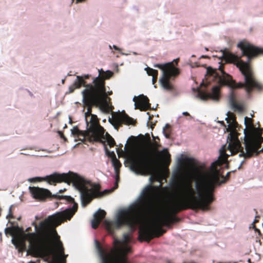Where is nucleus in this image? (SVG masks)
Returning <instances> with one entry per match:
<instances>
[{
    "label": "nucleus",
    "mask_w": 263,
    "mask_h": 263,
    "mask_svg": "<svg viewBox=\"0 0 263 263\" xmlns=\"http://www.w3.org/2000/svg\"><path fill=\"white\" fill-rule=\"evenodd\" d=\"M229 155L223 146L220 150L218 160L212 163L211 171L202 173L196 182V191L190 180H184L177 187V197L172 200L168 210L161 214V209L156 199L159 195V187L148 185L143 190L139 203L125 210V226L133 227L140 215H145L152 218V224L142 228L139 231V239L149 242L155 237H159L165 233L161 226L170 227L180 219L176 216L178 212L186 209L203 211L210 210V204L214 201L213 192L217 185L225 183L230 177L231 172L226 177L221 175L217 166H221L228 161Z\"/></svg>",
    "instance_id": "f257e3e1"
},
{
    "label": "nucleus",
    "mask_w": 263,
    "mask_h": 263,
    "mask_svg": "<svg viewBox=\"0 0 263 263\" xmlns=\"http://www.w3.org/2000/svg\"><path fill=\"white\" fill-rule=\"evenodd\" d=\"M259 216H256L255 219L254 220V223H256L258 222V219L257 218H259Z\"/></svg>",
    "instance_id": "e433bc0d"
},
{
    "label": "nucleus",
    "mask_w": 263,
    "mask_h": 263,
    "mask_svg": "<svg viewBox=\"0 0 263 263\" xmlns=\"http://www.w3.org/2000/svg\"><path fill=\"white\" fill-rule=\"evenodd\" d=\"M221 123H222V124H223V125H224V122H223V121H222V122H221Z\"/></svg>",
    "instance_id": "c03bdc74"
},
{
    "label": "nucleus",
    "mask_w": 263,
    "mask_h": 263,
    "mask_svg": "<svg viewBox=\"0 0 263 263\" xmlns=\"http://www.w3.org/2000/svg\"><path fill=\"white\" fill-rule=\"evenodd\" d=\"M131 241V236L128 233H125L123 235V239L122 240V242L124 244H127L129 242H130Z\"/></svg>",
    "instance_id": "bb28decb"
},
{
    "label": "nucleus",
    "mask_w": 263,
    "mask_h": 263,
    "mask_svg": "<svg viewBox=\"0 0 263 263\" xmlns=\"http://www.w3.org/2000/svg\"><path fill=\"white\" fill-rule=\"evenodd\" d=\"M96 243L98 251L102 258V263H130L125 255L115 257L110 253H107L98 241L96 240Z\"/></svg>",
    "instance_id": "9b49d317"
},
{
    "label": "nucleus",
    "mask_w": 263,
    "mask_h": 263,
    "mask_svg": "<svg viewBox=\"0 0 263 263\" xmlns=\"http://www.w3.org/2000/svg\"><path fill=\"white\" fill-rule=\"evenodd\" d=\"M179 59L175 60L174 61L175 62L176 64H177Z\"/></svg>",
    "instance_id": "58836bf2"
},
{
    "label": "nucleus",
    "mask_w": 263,
    "mask_h": 263,
    "mask_svg": "<svg viewBox=\"0 0 263 263\" xmlns=\"http://www.w3.org/2000/svg\"><path fill=\"white\" fill-rule=\"evenodd\" d=\"M105 130L102 127L99 122L96 115H92L90 116L89 126L87 128V135L91 137L93 141H101L102 139H104Z\"/></svg>",
    "instance_id": "9d476101"
},
{
    "label": "nucleus",
    "mask_w": 263,
    "mask_h": 263,
    "mask_svg": "<svg viewBox=\"0 0 263 263\" xmlns=\"http://www.w3.org/2000/svg\"><path fill=\"white\" fill-rule=\"evenodd\" d=\"M66 190V189H63V190H59V193H63L64 192H65Z\"/></svg>",
    "instance_id": "72a5a7b5"
},
{
    "label": "nucleus",
    "mask_w": 263,
    "mask_h": 263,
    "mask_svg": "<svg viewBox=\"0 0 263 263\" xmlns=\"http://www.w3.org/2000/svg\"><path fill=\"white\" fill-rule=\"evenodd\" d=\"M181 163H182L190 167H194L195 165V162L194 159L190 157H185V158L180 160Z\"/></svg>",
    "instance_id": "6ab92c4d"
},
{
    "label": "nucleus",
    "mask_w": 263,
    "mask_h": 263,
    "mask_svg": "<svg viewBox=\"0 0 263 263\" xmlns=\"http://www.w3.org/2000/svg\"><path fill=\"white\" fill-rule=\"evenodd\" d=\"M118 180H119V176L117 175L116 176V180L115 186L114 187V189H117L118 187Z\"/></svg>",
    "instance_id": "2f4dec72"
},
{
    "label": "nucleus",
    "mask_w": 263,
    "mask_h": 263,
    "mask_svg": "<svg viewBox=\"0 0 263 263\" xmlns=\"http://www.w3.org/2000/svg\"><path fill=\"white\" fill-rule=\"evenodd\" d=\"M156 139H158V140H159V138L157 137L156 138Z\"/></svg>",
    "instance_id": "a18cd8bd"
},
{
    "label": "nucleus",
    "mask_w": 263,
    "mask_h": 263,
    "mask_svg": "<svg viewBox=\"0 0 263 263\" xmlns=\"http://www.w3.org/2000/svg\"><path fill=\"white\" fill-rule=\"evenodd\" d=\"M171 125L168 124H166L164 127L163 129V133L165 136V137L168 139L170 138L171 129Z\"/></svg>",
    "instance_id": "412c9836"
},
{
    "label": "nucleus",
    "mask_w": 263,
    "mask_h": 263,
    "mask_svg": "<svg viewBox=\"0 0 263 263\" xmlns=\"http://www.w3.org/2000/svg\"><path fill=\"white\" fill-rule=\"evenodd\" d=\"M91 75L89 74H83L82 76H77V79L74 81L72 85H70L69 87V92L72 93L76 89L81 88L82 86L84 87V89L82 91V95H84V92L86 90H89L90 93H92L94 90L89 88V85L92 86V88H94L95 83H93V78H92V81L91 83H87L86 80L89 79L91 77Z\"/></svg>",
    "instance_id": "f8f14e48"
},
{
    "label": "nucleus",
    "mask_w": 263,
    "mask_h": 263,
    "mask_svg": "<svg viewBox=\"0 0 263 263\" xmlns=\"http://www.w3.org/2000/svg\"><path fill=\"white\" fill-rule=\"evenodd\" d=\"M160 155L164 158L170 159V155L166 149H164L160 152Z\"/></svg>",
    "instance_id": "cd10ccee"
},
{
    "label": "nucleus",
    "mask_w": 263,
    "mask_h": 263,
    "mask_svg": "<svg viewBox=\"0 0 263 263\" xmlns=\"http://www.w3.org/2000/svg\"><path fill=\"white\" fill-rule=\"evenodd\" d=\"M155 67L159 68L163 71V76L160 79L162 86L167 90H173L174 87L170 81L174 80L179 74V69L175 67L173 62L165 64H156Z\"/></svg>",
    "instance_id": "0eeeda50"
},
{
    "label": "nucleus",
    "mask_w": 263,
    "mask_h": 263,
    "mask_svg": "<svg viewBox=\"0 0 263 263\" xmlns=\"http://www.w3.org/2000/svg\"><path fill=\"white\" fill-rule=\"evenodd\" d=\"M106 216V212L101 209H99L93 215V219L91 221V227L96 229L99 227L101 221Z\"/></svg>",
    "instance_id": "2eb2a0df"
},
{
    "label": "nucleus",
    "mask_w": 263,
    "mask_h": 263,
    "mask_svg": "<svg viewBox=\"0 0 263 263\" xmlns=\"http://www.w3.org/2000/svg\"><path fill=\"white\" fill-rule=\"evenodd\" d=\"M34 179L39 181L44 180L49 184L54 185L58 183L63 182L68 184L72 183L73 185L80 192L82 205L83 206L88 204L94 198L101 196L102 195V193L100 192V186L99 184H94L92 186L94 190L89 189L87 185H91L90 181L85 180L77 174L71 172L62 174L54 173L51 175L46 176L43 179L36 177Z\"/></svg>",
    "instance_id": "20e7f679"
},
{
    "label": "nucleus",
    "mask_w": 263,
    "mask_h": 263,
    "mask_svg": "<svg viewBox=\"0 0 263 263\" xmlns=\"http://www.w3.org/2000/svg\"><path fill=\"white\" fill-rule=\"evenodd\" d=\"M145 70L146 71V72L148 76H151L153 77V76L158 75V72L157 70L151 68L149 67L145 68Z\"/></svg>",
    "instance_id": "393cba45"
},
{
    "label": "nucleus",
    "mask_w": 263,
    "mask_h": 263,
    "mask_svg": "<svg viewBox=\"0 0 263 263\" xmlns=\"http://www.w3.org/2000/svg\"><path fill=\"white\" fill-rule=\"evenodd\" d=\"M18 228V227L17 228H15V227H8V228H6L5 230V233L6 234V235H10L11 236H13L14 235V234H15L16 232V229Z\"/></svg>",
    "instance_id": "5701e85b"
},
{
    "label": "nucleus",
    "mask_w": 263,
    "mask_h": 263,
    "mask_svg": "<svg viewBox=\"0 0 263 263\" xmlns=\"http://www.w3.org/2000/svg\"><path fill=\"white\" fill-rule=\"evenodd\" d=\"M98 72V76L93 78L94 88H92V86L89 85V88L93 89V90L96 92L108 96V95H111L112 92H108V93L106 92L105 80L110 79L113 76L114 73L110 70L104 71L103 69H99Z\"/></svg>",
    "instance_id": "1a4fd4ad"
},
{
    "label": "nucleus",
    "mask_w": 263,
    "mask_h": 263,
    "mask_svg": "<svg viewBox=\"0 0 263 263\" xmlns=\"http://www.w3.org/2000/svg\"><path fill=\"white\" fill-rule=\"evenodd\" d=\"M230 102L231 106L235 110H237L239 112H242L244 111V106L243 104L238 103L236 101L233 95L231 96L230 99Z\"/></svg>",
    "instance_id": "a211bd4d"
},
{
    "label": "nucleus",
    "mask_w": 263,
    "mask_h": 263,
    "mask_svg": "<svg viewBox=\"0 0 263 263\" xmlns=\"http://www.w3.org/2000/svg\"><path fill=\"white\" fill-rule=\"evenodd\" d=\"M112 164L114 166L115 170L117 173L118 170H119L120 167L121 166V163H120V161L117 159V158L112 159Z\"/></svg>",
    "instance_id": "b1692460"
},
{
    "label": "nucleus",
    "mask_w": 263,
    "mask_h": 263,
    "mask_svg": "<svg viewBox=\"0 0 263 263\" xmlns=\"http://www.w3.org/2000/svg\"><path fill=\"white\" fill-rule=\"evenodd\" d=\"M195 170H196V171H197V172L199 171V169H198L197 167L195 168Z\"/></svg>",
    "instance_id": "37998d69"
},
{
    "label": "nucleus",
    "mask_w": 263,
    "mask_h": 263,
    "mask_svg": "<svg viewBox=\"0 0 263 263\" xmlns=\"http://www.w3.org/2000/svg\"><path fill=\"white\" fill-rule=\"evenodd\" d=\"M77 211V206L74 205L73 209L58 212L49 216L45 220L40 222L37 226L35 222V233H23L13 237L12 243L19 252H23L26 249V241L29 242V250L33 256H39L44 248L52 241V236L48 229L50 226L57 227L67 220H70Z\"/></svg>",
    "instance_id": "7ed1b4c3"
},
{
    "label": "nucleus",
    "mask_w": 263,
    "mask_h": 263,
    "mask_svg": "<svg viewBox=\"0 0 263 263\" xmlns=\"http://www.w3.org/2000/svg\"><path fill=\"white\" fill-rule=\"evenodd\" d=\"M130 168L137 174H151L156 165L153 154L149 151H142L132 156L129 159Z\"/></svg>",
    "instance_id": "39448f33"
},
{
    "label": "nucleus",
    "mask_w": 263,
    "mask_h": 263,
    "mask_svg": "<svg viewBox=\"0 0 263 263\" xmlns=\"http://www.w3.org/2000/svg\"><path fill=\"white\" fill-rule=\"evenodd\" d=\"M207 57H207L206 55H202V56L201 57V58H207Z\"/></svg>",
    "instance_id": "a19ab883"
},
{
    "label": "nucleus",
    "mask_w": 263,
    "mask_h": 263,
    "mask_svg": "<svg viewBox=\"0 0 263 263\" xmlns=\"http://www.w3.org/2000/svg\"><path fill=\"white\" fill-rule=\"evenodd\" d=\"M157 77H158V75H155V76H153V78H152V83L153 84H155L157 81Z\"/></svg>",
    "instance_id": "c756f323"
},
{
    "label": "nucleus",
    "mask_w": 263,
    "mask_h": 263,
    "mask_svg": "<svg viewBox=\"0 0 263 263\" xmlns=\"http://www.w3.org/2000/svg\"><path fill=\"white\" fill-rule=\"evenodd\" d=\"M253 120L250 118L247 117L245 118V123L247 127H250L251 128L253 127Z\"/></svg>",
    "instance_id": "a878e982"
},
{
    "label": "nucleus",
    "mask_w": 263,
    "mask_h": 263,
    "mask_svg": "<svg viewBox=\"0 0 263 263\" xmlns=\"http://www.w3.org/2000/svg\"><path fill=\"white\" fill-rule=\"evenodd\" d=\"M71 133L74 136L78 137L80 140L81 137L83 138V140H87L90 142H93L95 141L91 138L89 137L87 135V130L85 132L80 130L77 126H74L71 129Z\"/></svg>",
    "instance_id": "dca6fc26"
},
{
    "label": "nucleus",
    "mask_w": 263,
    "mask_h": 263,
    "mask_svg": "<svg viewBox=\"0 0 263 263\" xmlns=\"http://www.w3.org/2000/svg\"><path fill=\"white\" fill-rule=\"evenodd\" d=\"M228 117L226 118L227 123H229V128L230 129H235L237 126L238 123L236 120L235 115L231 112H227Z\"/></svg>",
    "instance_id": "f3484780"
},
{
    "label": "nucleus",
    "mask_w": 263,
    "mask_h": 263,
    "mask_svg": "<svg viewBox=\"0 0 263 263\" xmlns=\"http://www.w3.org/2000/svg\"><path fill=\"white\" fill-rule=\"evenodd\" d=\"M31 231H32V229L31 227H28L26 230V232H28V233H30V232Z\"/></svg>",
    "instance_id": "473e14b6"
},
{
    "label": "nucleus",
    "mask_w": 263,
    "mask_h": 263,
    "mask_svg": "<svg viewBox=\"0 0 263 263\" xmlns=\"http://www.w3.org/2000/svg\"><path fill=\"white\" fill-rule=\"evenodd\" d=\"M113 47H114V48L116 50H120L119 48H118L117 46H115V45H114V46H113Z\"/></svg>",
    "instance_id": "c9c22d12"
},
{
    "label": "nucleus",
    "mask_w": 263,
    "mask_h": 263,
    "mask_svg": "<svg viewBox=\"0 0 263 263\" xmlns=\"http://www.w3.org/2000/svg\"><path fill=\"white\" fill-rule=\"evenodd\" d=\"M105 150H106V152L108 154V156L112 157V159L116 158V155L114 152H109V151L107 149V148L106 147H105Z\"/></svg>",
    "instance_id": "c85d7f7f"
},
{
    "label": "nucleus",
    "mask_w": 263,
    "mask_h": 263,
    "mask_svg": "<svg viewBox=\"0 0 263 263\" xmlns=\"http://www.w3.org/2000/svg\"><path fill=\"white\" fill-rule=\"evenodd\" d=\"M77 1V3H79V2H83L84 1H85V0H76Z\"/></svg>",
    "instance_id": "4c0bfd02"
},
{
    "label": "nucleus",
    "mask_w": 263,
    "mask_h": 263,
    "mask_svg": "<svg viewBox=\"0 0 263 263\" xmlns=\"http://www.w3.org/2000/svg\"><path fill=\"white\" fill-rule=\"evenodd\" d=\"M112 120L116 129H118L119 127L123 124L125 125H135L136 121L132 118L130 117L126 114L124 113L122 115H117L113 117Z\"/></svg>",
    "instance_id": "ddd939ff"
},
{
    "label": "nucleus",
    "mask_w": 263,
    "mask_h": 263,
    "mask_svg": "<svg viewBox=\"0 0 263 263\" xmlns=\"http://www.w3.org/2000/svg\"><path fill=\"white\" fill-rule=\"evenodd\" d=\"M28 263H35V262H34L33 261H30Z\"/></svg>",
    "instance_id": "79ce46f5"
},
{
    "label": "nucleus",
    "mask_w": 263,
    "mask_h": 263,
    "mask_svg": "<svg viewBox=\"0 0 263 263\" xmlns=\"http://www.w3.org/2000/svg\"><path fill=\"white\" fill-rule=\"evenodd\" d=\"M155 144H156V147H158V146H159V144H158L156 143V141L155 142Z\"/></svg>",
    "instance_id": "ea45409f"
},
{
    "label": "nucleus",
    "mask_w": 263,
    "mask_h": 263,
    "mask_svg": "<svg viewBox=\"0 0 263 263\" xmlns=\"http://www.w3.org/2000/svg\"><path fill=\"white\" fill-rule=\"evenodd\" d=\"M92 92L90 93V91L86 90L84 92V95H82L84 105L87 107V110L85 112V116L87 126H88V118L92 115L91 114L92 106L107 105L108 102L110 100V98L108 97L107 95H102L95 91Z\"/></svg>",
    "instance_id": "423d86ee"
},
{
    "label": "nucleus",
    "mask_w": 263,
    "mask_h": 263,
    "mask_svg": "<svg viewBox=\"0 0 263 263\" xmlns=\"http://www.w3.org/2000/svg\"><path fill=\"white\" fill-rule=\"evenodd\" d=\"M29 190L32 196L37 200L45 201L47 198L52 197L59 200H65L68 203H73L72 207L69 208V209H73L74 205H77L78 206V204L74 202V199L70 196L57 194L52 195L51 193L48 190L39 187L30 186ZM67 210H68V209L65 211Z\"/></svg>",
    "instance_id": "6e6552de"
},
{
    "label": "nucleus",
    "mask_w": 263,
    "mask_h": 263,
    "mask_svg": "<svg viewBox=\"0 0 263 263\" xmlns=\"http://www.w3.org/2000/svg\"><path fill=\"white\" fill-rule=\"evenodd\" d=\"M7 218H12V219L14 218L13 215L12 213L11 210H10L9 213L8 215V216H7Z\"/></svg>",
    "instance_id": "7c9ffc66"
},
{
    "label": "nucleus",
    "mask_w": 263,
    "mask_h": 263,
    "mask_svg": "<svg viewBox=\"0 0 263 263\" xmlns=\"http://www.w3.org/2000/svg\"><path fill=\"white\" fill-rule=\"evenodd\" d=\"M184 116H190L189 113H188L187 112H183V114H182Z\"/></svg>",
    "instance_id": "f704fd0d"
},
{
    "label": "nucleus",
    "mask_w": 263,
    "mask_h": 263,
    "mask_svg": "<svg viewBox=\"0 0 263 263\" xmlns=\"http://www.w3.org/2000/svg\"><path fill=\"white\" fill-rule=\"evenodd\" d=\"M238 47L242 50V55L248 57V62H243L240 58L229 51H224L222 57L227 63L234 64L239 69L244 77V82L236 83L230 75L226 73L221 68V66H220V70L222 76H220L216 70L208 67L205 80H203L200 86L206 87L212 81L216 80H217L219 86H214L211 93H206L198 88V97L204 101L210 99L217 101L220 98V86L224 85L228 86L233 89L243 88L249 96H251L253 92L263 91V84L256 79L249 63L253 57L259 54L263 55V48L255 47L246 42H240Z\"/></svg>",
    "instance_id": "f03ea898"
},
{
    "label": "nucleus",
    "mask_w": 263,
    "mask_h": 263,
    "mask_svg": "<svg viewBox=\"0 0 263 263\" xmlns=\"http://www.w3.org/2000/svg\"><path fill=\"white\" fill-rule=\"evenodd\" d=\"M133 101L135 102V109H136L146 111L151 108L149 99L146 96L140 95L137 97H134Z\"/></svg>",
    "instance_id": "4468645a"
},
{
    "label": "nucleus",
    "mask_w": 263,
    "mask_h": 263,
    "mask_svg": "<svg viewBox=\"0 0 263 263\" xmlns=\"http://www.w3.org/2000/svg\"><path fill=\"white\" fill-rule=\"evenodd\" d=\"M58 242L57 244V246L59 250V253L61 255H64V248L63 246L62 242L60 240V236H57Z\"/></svg>",
    "instance_id": "4be33fe9"
},
{
    "label": "nucleus",
    "mask_w": 263,
    "mask_h": 263,
    "mask_svg": "<svg viewBox=\"0 0 263 263\" xmlns=\"http://www.w3.org/2000/svg\"><path fill=\"white\" fill-rule=\"evenodd\" d=\"M104 139L107 140V143L110 147H112L115 145V141L114 140V138L107 133H106L105 136H104V139H102L101 141L99 142H103V140Z\"/></svg>",
    "instance_id": "aec40b11"
}]
</instances>
